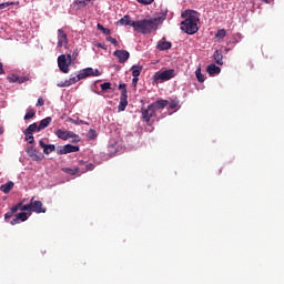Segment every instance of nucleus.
I'll return each mask as SVG.
<instances>
[{
  "label": "nucleus",
  "mask_w": 284,
  "mask_h": 284,
  "mask_svg": "<svg viewBox=\"0 0 284 284\" xmlns=\"http://www.w3.org/2000/svg\"><path fill=\"white\" fill-rule=\"evenodd\" d=\"M50 123H52L51 116H48V118L41 120L38 125V132H41V130H45V128H48V125H50Z\"/></svg>",
  "instance_id": "nucleus-18"
},
{
  "label": "nucleus",
  "mask_w": 284,
  "mask_h": 284,
  "mask_svg": "<svg viewBox=\"0 0 284 284\" xmlns=\"http://www.w3.org/2000/svg\"><path fill=\"white\" fill-rule=\"evenodd\" d=\"M64 172H67V174H70L71 176H74V174L79 172V169H64Z\"/></svg>",
  "instance_id": "nucleus-37"
},
{
  "label": "nucleus",
  "mask_w": 284,
  "mask_h": 284,
  "mask_svg": "<svg viewBox=\"0 0 284 284\" xmlns=\"http://www.w3.org/2000/svg\"><path fill=\"white\" fill-rule=\"evenodd\" d=\"M141 112H142V119L143 121H145V123H150V120L156 114V111L151 104H149L146 109L142 108Z\"/></svg>",
  "instance_id": "nucleus-7"
},
{
  "label": "nucleus",
  "mask_w": 284,
  "mask_h": 284,
  "mask_svg": "<svg viewBox=\"0 0 284 284\" xmlns=\"http://www.w3.org/2000/svg\"><path fill=\"white\" fill-rule=\"evenodd\" d=\"M28 134H34V132H39V125L37 123L30 124L26 131Z\"/></svg>",
  "instance_id": "nucleus-24"
},
{
  "label": "nucleus",
  "mask_w": 284,
  "mask_h": 284,
  "mask_svg": "<svg viewBox=\"0 0 284 284\" xmlns=\"http://www.w3.org/2000/svg\"><path fill=\"white\" fill-rule=\"evenodd\" d=\"M24 135H26V141H28V143L30 144L34 143V135H32V133H28L27 131H24Z\"/></svg>",
  "instance_id": "nucleus-32"
},
{
  "label": "nucleus",
  "mask_w": 284,
  "mask_h": 284,
  "mask_svg": "<svg viewBox=\"0 0 284 284\" xmlns=\"http://www.w3.org/2000/svg\"><path fill=\"white\" fill-rule=\"evenodd\" d=\"M79 75L71 74L70 79L65 80L64 82H60L58 84L59 88H70V85H74V83H79Z\"/></svg>",
  "instance_id": "nucleus-12"
},
{
  "label": "nucleus",
  "mask_w": 284,
  "mask_h": 284,
  "mask_svg": "<svg viewBox=\"0 0 284 284\" xmlns=\"http://www.w3.org/2000/svg\"><path fill=\"white\" fill-rule=\"evenodd\" d=\"M16 217L18 219L19 223H24V221L28 219V213L21 212L16 214Z\"/></svg>",
  "instance_id": "nucleus-28"
},
{
  "label": "nucleus",
  "mask_w": 284,
  "mask_h": 284,
  "mask_svg": "<svg viewBox=\"0 0 284 284\" xmlns=\"http://www.w3.org/2000/svg\"><path fill=\"white\" fill-rule=\"evenodd\" d=\"M0 74H3V63L0 62Z\"/></svg>",
  "instance_id": "nucleus-50"
},
{
  "label": "nucleus",
  "mask_w": 284,
  "mask_h": 284,
  "mask_svg": "<svg viewBox=\"0 0 284 284\" xmlns=\"http://www.w3.org/2000/svg\"><path fill=\"white\" fill-rule=\"evenodd\" d=\"M21 205H22V202H19L18 204L13 205L11 209H10V212L12 214H17V212H19V210L21 209Z\"/></svg>",
  "instance_id": "nucleus-34"
},
{
  "label": "nucleus",
  "mask_w": 284,
  "mask_h": 284,
  "mask_svg": "<svg viewBox=\"0 0 284 284\" xmlns=\"http://www.w3.org/2000/svg\"><path fill=\"white\" fill-rule=\"evenodd\" d=\"M182 19H184L180 24V30L185 32V34H196L199 32V12L194 10H185L181 13Z\"/></svg>",
  "instance_id": "nucleus-2"
},
{
  "label": "nucleus",
  "mask_w": 284,
  "mask_h": 284,
  "mask_svg": "<svg viewBox=\"0 0 284 284\" xmlns=\"http://www.w3.org/2000/svg\"><path fill=\"white\" fill-rule=\"evenodd\" d=\"M31 212L36 214H45L47 209L43 207L42 201H34V197L31 199Z\"/></svg>",
  "instance_id": "nucleus-8"
},
{
  "label": "nucleus",
  "mask_w": 284,
  "mask_h": 284,
  "mask_svg": "<svg viewBox=\"0 0 284 284\" xmlns=\"http://www.w3.org/2000/svg\"><path fill=\"white\" fill-rule=\"evenodd\" d=\"M102 92H106V90H112V83L110 82H104L100 85Z\"/></svg>",
  "instance_id": "nucleus-30"
},
{
  "label": "nucleus",
  "mask_w": 284,
  "mask_h": 284,
  "mask_svg": "<svg viewBox=\"0 0 284 284\" xmlns=\"http://www.w3.org/2000/svg\"><path fill=\"white\" fill-rule=\"evenodd\" d=\"M138 3H142V6H152L154 3V0H136Z\"/></svg>",
  "instance_id": "nucleus-36"
},
{
  "label": "nucleus",
  "mask_w": 284,
  "mask_h": 284,
  "mask_svg": "<svg viewBox=\"0 0 284 284\" xmlns=\"http://www.w3.org/2000/svg\"><path fill=\"white\" fill-rule=\"evenodd\" d=\"M169 103L170 102L168 100H156L155 102L151 103L150 105L156 112V110H163V109L168 108Z\"/></svg>",
  "instance_id": "nucleus-14"
},
{
  "label": "nucleus",
  "mask_w": 284,
  "mask_h": 284,
  "mask_svg": "<svg viewBox=\"0 0 284 284\" xmlns=\"http://www.w3.org/2000/svg\"><path fill=\"white\" fill-rule=\"evenodd\" d=\"M164 19L165 17H156L134 21L130 19V16H124L118 21V24L130 26L134 32H139L140 34H152V32L159 30V26L163 23Z\"/></svg>",
  "instance_id": "nucleus-1"
},
{
  "label": "nucleus",
  "mask_w": 284,
  "mask_h": 284,
  "mask_svg": "<svg viewBox=\"0 0 284 284\" xmlns=\"http://www.w3.org/2000/svg\"><path fill=\"white\" fill-rule=\"evenodd\" d=\"M113 57L119 59V63H125L128 59H130V52L126 50H115L113 52Z\"/></svg>",
  "instance_id": "nucleus-9"
},
{
  "label": "nucleus",
  "mask_w": 284,
  "mask_h": 284,
  "mask_svg": "<svg viewBox=\"0 0 284 284\" xmlns=\"http://www.w3.org/2000/svg\"><path fill=\"white\" fill-rule=\"evenodd\" d=\"M90 1L92 0H75L73 2L74 8H77V10H81V8H85V6H88V3H90Z\"/></svg>",
  "instance_id": "nucleus-21"
},
{
  "label": "nucleus",
  "mask_w": 284,
  "mask_h": 284,
  "mask_svg": "<svg viewBox=\"0 0 284 284\" xmlns=\"http://www.w3.org/2000/svg\"><path fill=\"white\" fill-rule=\"evenodd\" d=\"M40 148H42L44 154H52L54 150H57V146L54 144H45L43 140L39 141Z\"/></svg>",
  "instance_id": "nucleus-15"
},
{
  "label": "nucleus",
  "mask_w": 284,
  "mask_h": 284,
  "mask_svg": "<svg viewBox=\"0 0 284 284\" xmlns=\"http://www.w3.org/2000/svg\"><path fill=\"white\" fill-rule=\"evenodd\" d=\"M16 2H2L0 3L2 10H6V8H10V6H14Z\"/></svg>",
  "instance_id": "nucleus-39"
},
{
  "label": "nucleus",
  "mask_w": 284,
  "mask_h": 284,
  "mask_svg": "<svg viewBox=\"0 0 284 284\" xmlns=\"http://www.w3.org/2000/svg\"><path fill=\"white\" fill-rule=\"evenodd\" d=\"M10 81H11L12 83H24L26 78H21V77H19V75H11V77H10Z\"/></svg>",
  "instance_id": "nucleus-26"
},
{
  "label": "nucleus",
  "mask_w": 284,
  "mask_h": 284,
  "mask_svg": "<svg viewBox=\"0 0 284 284\" xmlns=\"http://www.w3.org/2000/svg\"><path fill=\"white\" fill-rule=\"evenodd\" d=\"M131 71H132V77L133 78H139V77H141V72L143 71V67H141V65H133L131 68Z\"/></svg>",
  "instance_id": "nucleus-22"
},
{
  "label": "nucleus",
  "mask_w": 284,
  "mask_h": 284,
  "mask_svg": "<svg viewBox=\"0 0 284 284\" xmlns=\"http://www.w3.org/2000/svg\"><path fill=\"white\" fill-rule=\"evenodd\" d=\"M213 59L217 65H223V51L215 50V52L213 53Z\"/></svg>",
  "instance_id": "nucleus-17"
},
{
  "label": "nucleus",
  "mask_w": 284,
  "mask_h": 284,
  "mask_svg": "<svg viewBox=\"0 0 284 284\" xmlns=\"http://www.w3.org/2000/svg\"><path fill=\"white\" fill-rule=\"evenodd\" d=\"M12 213L9 211L4 214V221H8V219H12Z\"/></svg>",
  "instance_id": "nucleus-43"
},
{
  "label": "nucleus",
  "mask_w": 284,
  "mask_h": 284,
  "mask_svg": "<svg viewBox=\"0 0 284 284\" xmlns=\"http://www.w3.org/2000/svg\"><path fill=\"white\" fill-rule=\"evenodd\" d=\"M10 223H11V225H17L20 222H19L18 217L16 216V219H13Z\"/></svg>",
  "instance_id": "nucleus-47"
},
{
  "label": "nucleus",
  "mask_w": 284,
  "mask_h": 284,
  "mask_svg": "<svg viewBox=\"0 0 284 284\" xmlns=\"http://www.w3.org/2000/svg\"><path fill=\"white\" fill-rule=\"evenodd\" d=\"M27 154L33 159V161H41L43 159V155L39 154V151H37V148L29 146L27 149Z\"/></svg>",
  "instance_id": "nucleus-13"
},
{
  "label": "nucleus",
  "mask_w": 284,
  "mask_h": 284,
  "mask_svg": "<svg viewBox=\"0 0 284 284\" xmlns=\"http://www.w3.org/2000/svg\"><path fill=\"white\" fill-rule=\"evenodd\" d=\"M172 48V42L162 41L158 43V50H170Z\"/></svg>",
  "instance_id": "nucleus-23"
},
{
  "label": "nucleus",
  "mask_w": 284,
  "mask_h": 284,
  "mask_svg": "<svg viewBox=\"0 0 284 284\" xmlns=\"http://www.w3.org/2000/svg\"><path fill=\"white\" fill-rule=\"evenodd\" d=\"M65 58H67V61H69L70 63H72V59H74V58H72V54H67L65 55Z\"/></svg>",
  "instance_id": "nucleus-48"
},
{
  "label": "nucleus",
  "mask_w": 284,
  "mask_h": 284,
  "mask_svg": "<svg viewBox=\"0 0 284 284\" xmlns=\"http://www.w3.org/2000/svg\"><path fill=\"white\" fill-rule=\"evenodd\" d=\"M70 65H72V63L68 61L65 54H61L58 57V68L60 71L63 72V74H68L70 72Z\"/></svg>",
  "instance_id": "nucleus-5"
},
{
  "label": "nucleus",
  "mask_w": 284,
  "mask_h": 284,
  "mask_svg": "<svg viewBox=\"0 0 284 284\" xmlns=\"http://www.w3.org/2000/svg\"><path fill=\"white\" fill-rule=\"evenodd\" d=\"M195 77L200 83H203L205 81V75L201 73V68L196 69Z\"/></svg>",
  "instance_id": "nucleus-27"
},
{
  "label": "nucleus",
  "mask_w": 284,
  "mask_h": 284,
  "mask_svg": "<svg viewBox=\"0 0 284 284\" xmlns=\"http://www.w3.org/2000/svg\"><path fill=\"white\" fill-rule=\"evenodd\" d=\"M87 171L88 172H92V170H94V164H92V163H89V164H87Z\"/></svg>",
  "instance_id": "nucleus-42"
},
{
  "label": "nucleus",
  "mask_w": 284,
  "mask_h": 284,
  "mask_svg": "<svg viewBox=\"0 0 284 284\" xmlns=\"http://www.w3.org/2000/svg\"><path fill=\"white\" fill-rule=\"evenodd\" d=\"M68 45V33L63 29L58 30V48H63Z\"/></svg>",
  "instance_id": "nucleus-11"
},
{
  "label": "nucleus",
  "mask_w": 284,
  "mask_h": 284,
  "mask_svg": "<svg viewBox=\"0 0 284 284\" xmlns=\"http://www.w3.org/2000/svg\"><path fill=\"white\" fill-rule=\"evenodd\" d=\"M264 3H270V0H262Z\"/></svg>",
  "instance_id": "nucleus-52"
},
{
  "label": "nucleus",
  "mask_w": 284,
  "mask_h": 284,
  "mask_svg": "<svg viewBox=\"0 0 284 284\" xmlns=\"http://www.w3.org/2000/svg\"><path fill=\"white\" fill-rule=\"evenodd\" d=\"M97 136H98L97 131L93 129H90L89 134H88L89 140L94 141V139H97Z\"/></svg>",
  "instance_id": "nucleus-33"
},
{
  "label": "nucleus",
  "mask_w": 284,
  "mask_h": 284,
  "mask_svg": "<svg viewBox=\"0 0 284 284\" xmlns=\"http://www.w3.org/2000/svg\"><path fill=\"white\" fill-rule=\"evenodd\" d=\"M118 90L121 91L120 103L118 106L119 112H125L128 108V88L125 83H120Z\"/></svg>",
  "instance_id": "nucleus-4"
},
{
  "label": "nucleus",
  "mask_w": 284,
  "mask_h": 284,
  "mask_svg": "<svg viewBox=\"0 0 284 284\" xmlns=\"http://www.w3.org/2000/svg\"><path fill=\"white\" fill-rule=\"evenodd\" d=\"M92 74V68H87L80 71L78 74V79L81 81L83 79H88Z\"/></svg>",
  "instance_id": "nucleus-19"
},
{
  "label": "nucleus",
  "mask_w": 284,
  "mask_h": 284,
  "mask_svg": "<svg viewBox=\"0 0 284 284\" xmlns=\"http://www.w3.org/2000/svg\"><path fill=\"white\" fill-rule=\"evenodd\" d=\"M97 28H98V30H100V32H102V30H103L105 27H103V24H101V23H98V24H97Z\"/></svg>",
  "instance_id": "nucleus-49"
},
{
  "label": "nucleus",
  "mask_w": 284,
  "mask_h": 284,
  "mask_svg": "<svg viewBox=\"0 0 284 284\" xmlns=\"http://www.w3.org/2000/svg\"><path fill=\"white\" fill-rule=\"evenodd\" d=\"M72 152H79V145L67 144L58 150V154H72Z\"/></svg>",
  "instance_id": "nucleus-10"
},
{
  "label": "nucleus",
  "mask_w": 284,
  "mask_h": 284,
  "mask_svg": "<svg viewBox=\"0 0 284 284\" xmlns=\"http://www.w3.org/2000/svg\"><path fill=\"white\" fill-rule=\"evenodd\" d=\"M20 210H21V212H32V204H31V202L29 203V204H22L21 206H20Z\"/></svg>",
  "instance_id": "nucleus-31"
},
{
  "label": "nucleus",
  "mask_w": 284,
  "mask_h": 284,
  "mask_svg": "<svg viewBox=\"0 0 284 284\" xmlns=\"http://www.w3.org/2000/svg\"><path fill=\"white\" fill-rule=\"evenodd\" d=\"M106 41H109V43H112V45H119V41H116V39L112 37H106Z\"/></svg>",
  "instance_id": "nucleus-38"
},
{
  "label": "nucleus",
  "mask_w": 284,
  "mask_h": 284,
  "mask_svg": "<svg viewBox=\"0 0 284 284\" xmlns=\"http://www.w3.org/2000/svg\"><path fill=\"white\" fill-rule=\"evenodd\" d=\"M13 187H14V182L9 181L6 184H2L0 186V192H3V194H10V192H12Z\"/></svg>",
  "instance_id": "nucleus-16"
},
{
  "label": "nucleus",
  "mask_w": 284,
  "mask_h": 284,
  "mask_svg": "<svg viewBox=\"0 0 284 284\" xmlns=\"http://www.w3.org/2000/svg\"><path fill=\"white\" fill-rule=\"evenodd\" d=\"M92 74L90 77H101V71H99V69H92Z\"/></svg>",
  "instance_id": "nucleus-40"
},
{
  "label": "nucleus",
  "mask_w": 284,
  "mask_h": 284,
  "mask_svg": "<svg viewBox=\"0 0 284 284\" xmlns=\"http://www.w3.org/2000/svg\"><path fill=\"white\" fill-rule=\"evenodd\" d=\"M102 32H103V34H106V36L112 34V32H111L110 29H108V28H104V29L102 30Z\"/></svg>",
  "instance_id": "nucleus-46"
},
{
  "label": "nucleus",
  "mask_w": 284,
  "mask_h": 284,
  "mask_svg": "<svg viewBox=\"0 0 284 284\" xmlns=\"http://www.w3.org/2000/svg\"><path fill=\"white\" fill-rule=\"evenodd\" d=\"M176 77V72L174 69H169L165 71H158L153 75V81L155 83H164V81H170V79H174Z\"/></svg>",
  "instance_id": "nucleus-3"
},
{
  "label": "nucleus",
  "mask_w": 284,
  "mask_h": 284,
  "mask_svg": "<svg viewBox=\"0 0 284 284\" xmlns=\"http://www.w3.org/2000/svg\"><path fill=\"white\" fill-rule=\"evenodd\" d=\"M176 108H179V100H172V101L169 103V109H170V110H176Z\"/></svg>",
  "instance_id": "nucleus-35"
},
{
  "label": "nucleus",
  "mask_w": 284,
  "mask_h": 284,
  "mask_svg": "<svg viewBox=\"0 0 284 284\" xmlns=\"http://www.w3.org/2000/svg\"><path fill=\"white\" fill-rule=\"evenodd\" d=\"M45 105V102L43 101V98H39L37 102V106H43Z\"/></svg>",
  "instance_id": "nucleus-41"
},
{
  "label": "nucleus",
  "mask_w": 284,
  "mask_h": 284,
  "mask_svg": "<svg viewBox=\"0 0 284 284\" xmlns=\"http://www.w3.org/2000/svg\"><path fill=\"white\" fill-rule=\"evenodd\" d=\"M98 48H102L103 50H105V47H103L102 44H98Z\"/></svg>",
  "instance_id": "nucleus-51"
},
{
  "label": "nucleus",
  "mask_w": 284,
  "mask_h": 284,
  "mask_svg": "<svg viewBox=\"0 0 284 284\" xmlns=\"http://www.w3.org/2000/svg\"><path fill=\"white\" fill-rule=\"evenodd\" d=\"M138 83H139V78H133V79H132V85H133V88H136Z\"/></svg>",
  "instance_id": "nucleus-45"
},
{
  "label": "nucleus",
  "mask_w": 284,
  "mask_h": 284,
  "mask_svg": "<svg viewBox=\"0 0 284 284\" xmlns=\"http://www.w3.org/2000/svg\"><path fill=\"white\" fill-rule=\"evenodd\" d=\"M226 36H227V31H225V29L217 30L215 34L216 39H225Z\"/></svg>",
  "instance_id": "nucleus-29"
},
{
  "label": "nucleus",
  "mask_w": 284,
  "mask_h": 284,
  "mask_svg": "<svg viewBox=\"0 0 284 284\" xmlns=\"http://www.w3.org/2000/svg\"><path fill=\"white\" fill-rule=\"evenodd\" d=\"M37 116V111L34 109H28L24 115V121H30V119H34Z\"/></svg>",
  "instance_id": "nucleus-25"
},
{
  "label": "nucleus",
  "mask_w": 284,
  "mask_h": 284,
  "mask_svg": "<svg viewBox=\"0 0 284 284\" xmlns=\"http://www.w3.org/2000/svg\"><path fill=\"white\" fill-rule=\"evenodd\" d=\"M206 72H209V74L211 77H214V74H220L221 73V69L219 67H216V64H210L206 68Z\"/></svg>",
  "instance_id": "nucleus-20"
},
{
  "label": "nucleus",
  "mask_w": 284,
  "mask_h": 284,
  "mask_svg": "<svg viewBox=\"0 0 284 284\" xmlns=\"http://www.w3.org/2000/svg\"><path fill=\"white\" fill-rule=\"evenodd\" d=\"M55 135L58 139H62V141H68V139H78L75 141H80L79 135L74 134L72 131H63L61 129H58L55 131Z\"/></svg>",
  "instance_id": "nucleus-6"
},
{
  "label": "nucleus",
  "mask_w": 284,
  "mask_h": 284,
  "mask_svg": "<svg viewBox=\"0 0 284 284\" xmlns=\"http://www.w3.org/2000/svg\"><path fill=\"white\" fill-rule=\"evenodd\" d=\"M77 57H79V49H75L72 53L73 60H77Z\"/></svg>",
  "instance_id": "nucleus-44"
}]
</instances>
